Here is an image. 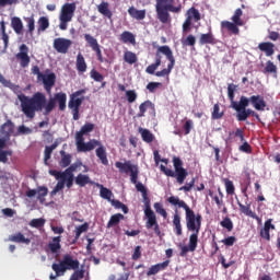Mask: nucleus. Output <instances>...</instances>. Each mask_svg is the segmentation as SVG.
Instances as JSON below:
<instances>
[{
	"mask_svg": "<svg viewBox=\"0 0 280 280\" xmlns=\"http://www.w3.org/2000/svg\"><path fill=\"white\" fill-rule=\"evenodd\" d=\"M242 14H244L242 9H236L234 15L232 16L233 23H235V25H240V27L244 25V21H242Z\"/></svg>",
	"mask_w": 280,
	"mask_h": 280,
	"instance_id": "nucleus-50",
	"label": "nucleus"
},
{
	"mask_svg": "<svg viewBox=\"0 0 280 280\" xmlns=\"http://www.w3.org/2000/svg\"><path fill=\"white\" fill-rule=\"evenodd\" d=\"M61 242L62 236H55L52 237V241L48 243V248L52 255H58V253H60V248H62V245H60Z\"/></svg>",
	"mask_w": 280,
	"mask_h": 280,
	"instance_id": "nucleus-22",
	"label": "nucleus"
},
{
	"mask_svg": "<svg viewBox=\"0 0 280 280\" xmlns=\"http://www.w3.org/2000/svg\"><path fill=\"white\" fill-rule=\"evenodd\" d=\"M237 90V85L230 83L228 85V97L231 102V107L235 108V104H240L237 102H235V91Z\"/></svg>",
	"mask_w": 280,
	"mask_h": 280,
	"instance_id": "nucleus-35",
	"label": "nucleus"
},
{
	"mask_svg": "<svg viewBox=\"0 0 280 280\" xmlns=\"http://www.w3.org/2000/svg\"><path fill=\"white\" fill-rule=\"evenodd\" d=\"M108 8H109V4L106 1H103L97 5V10L100 14H103V16H105L106 19H113V11H110V9Z\"/></svg>",
	"mask_w": 280,
	"mask_h": 280,
	"instance_id": "nucleus-34",
	"label": "nucleus"
},
{
	"mask_svg": "<svg viewBox=\"0 0 280 280\" xmlns=\"http://www.w3.org/2000/svg\"><path fill=\"white\" fill-rule=\"evenodd\" d=\"M221 27L222 30H226L231 34H234V36L240 34V25L235 24L234 22L223 21L221 22Z\"/></svg>",
	"mask_w": 280,
	"mask_h": 280,
	"instance_id": "nucleus-27",
	"label": "nucleus"
},
{
	"mask_svg": "<svg viewBox=\"0 0 280 280\" xmlns=\"http://www.w3.org/2000/svg\"><path fill=\"white\" fill-rule=\"evenodd\" d=\"M124 219L125 217L121 213L113 214L109 221L107 222V229H113V226L119 225V222H121V220Z\"/></svg>",
	"mask_w": 280,
	"mask_h": 280,
	"instance_id": "nucleus-42",
	"label": "nucleus"
},
{
	"mask_svg": "<svg viewBox=\"0 0 280 280\" xmlns=\"http://www.w3.org/2000/svg\"><path fill=\"white\" fill-rule=\"evenodd\" d=\"M40 81L44 84L46 93H51V90L56 86V73L50 72L48 74H43Z\"/></svg>",
	"mask_w": 280,
	"mask_h": 280,
	"instance_id": "nucleus-19",
	"label": "nucleus"
},
{
	"mask_svg": "<svg viewBox=\"0 0 280 280\" xmlns=\"http://www.w3.org/2000/svg\"><path fill=\"white\" fill-rule=\"evenodd\" d=\"M173 167L175 172L171 168H167L165 165H161L160 170L165 174V176H170L171 178H176L178 185H183L189 173L183 167V160L180 158H173Z\"/></svg>",
	"mask_w": 280,
	"mask_h": 280,
	"instance_id": "nucleus-4",
	"label": "nucleus"
},
{
	"mask_svg": "<svg viewBox=\"0 0 280 280\" xmlns=\"http://www.w3.org/2000/svg\"><path fill=\"white\" fill-rule=\"evenodd\" d=\"M38 32H45L49 27V19L47 16H42L38 20Z\"/></svg>",
	"mask_w": 280,
	"mask_h": 280,
	"instance_id": "nucleus-53",
	"label": "nucleus"
},
{
	"mask_svg": "<svg viewBox=\"0 0 280 280\" xmlns=\"http://www.w3.org/2000/svg\"><path fill=\"white\" fill-rule=\"evenodd\" d=\"M128 14L129 16H131V19H135L136 21H143V19H145L147 11L145 9L138 10L135 7H130L128 9Z\"/></svg>",
	"mask_w": 280,
	"mask_h": 280,
	"instance_id": "nucleus-25",
	"label": "nucleus"
},
{
	"mask_svg": "<svg viewBox=\"0 0 280 280\" xmlns=\"http://www.w3.org/2000/svg\"><path fill=\"white\" fill-rule=\"evenodd\" d=\"M156 213H159L160 215H162V218L167 219V211L165 210V208H163V205L159 203V202H155L153 205Z\"/></svg>",
	"mask_w": 280,
	"mask_h": 280,
	"instance_id": "nucleus-59",
	"label": "nucleus"
},
{
	"mask_svg": "<svg viewBox=\"0 0 280 280\" xmlns=\"http://www.w3.org/2000/svg\"><path fill=\"white\" fill-rule=\"evenodd\" d=\"M167 200L170 205L178 207L179 209H184L186 213V229L192 233L191 235H196L198 240L200 226H202V215L200 213L196 214V212L189 208V205H187L185 200H180L178 197L171 196Z\"/></svg>",
	"mask_w": 280,
	"mask_h": 280,
	"instance_id": "nucleus-2",
	"label": "nucleus"
},
{
	"mask_svg": "<svg viewBox=\"0 0 280 280\" xmlns=\"http://www.w3.org/2000/svg\"><path fill=\"white\" fill-rule=\"evenodd\" d=\"M161 51H159V47L158 50L155 52V62L150 65L147 69L145 72L149 73L150 75H154V73L156 72V69H159V67H161Z\"/></svg>",
	"mask_w": 280,
	"mask_h": 280,
	"instance_id": "nucleus-26",
	"label": "nucleus"
},
{
	"mask_svg": "<svg viewBox=\"0 0 280 280\" xmlns=\"http://www.w3.org/2000/svg\"><path fill=\"white\" fill-rule=\"evenodd\" d=\"M84 40L88 43L89 47H91L92 51L96 52L98 62H104V56L102 55V48L97 39L91 34H84Z\"/></svg>",
	"mask_w": 280,
	"mask_h": 280,
	"instance_id": "nucleus-13",
	"label": "nucleus"
},
{
	"mask_svg": "<svg viewBox=\"0 0 280 280\" xmlns=\"http://www.w3.org/2000/svg\"><path fill=\"white\" fill-rule=\"evenodd\" d=\"M126 97L129 104L137 102V92L135 90L126 91Z\"/></svg>",
	"mask_w": 280,
	"mask_h": 280,
	"instance_id": "nucleus-62",
	"label": "nucleus"
},
{
	"mask_svg": "<svg viewBox=\"0 0 280 280\" xmlns=\"http://www.w3.org/2000/svg\"><path fill=\"white\" fill-rule=\"evenodd\" d=\"M148 108H154V104L151 101H144L139 106V113L137 117H145V113H148Z\"/></svg>",
	"mask_w": 280,
	"mask_h": 280,
	"instance_id": "nucleus-41",
	"label": "nucleus"
},
{
	"mask_svg": "<svg viewBox=\"0 0 280 280\" xmlns=\"http://www.w3.org/2000/svg\"><path fill=\"white\" fill-rule=\"evenodd\" d=\"M0 84H2V86H5L7 89H10L11 91H19V85L12 83V81L7 80L5 77H3V74H1L0 72Z\"/></svg>",
	"mask_w": 280,
	"mask_h": 280,
	"instance_id": "nucleus-46",
	"label": "nucleus"
},
{
	"mask_svg": "<svg viewBox=\"0 0 280 280\" xmlns=\"http://www.w3.org/2000/svg\"><path fill=\"white\" fill-rule=\"evenodd\" d=\"M97 187H100V196L101 198H103L104 200H108V202H110L113 200V191L106 187H104V185L102 184H97Z\"/></svg>",
	"mask_w": 280,
	"mask_h": 280,
	"instance_id": "nucleus-39",
	"label": "nucleus"
},
{
	"mask_svg": "<svg viewBox=\"0 0 280 280\" xmlns=\"http://www.w3.org/2000/svg\"><path fill=\"white\" fill-rule=\"evenodd\" d=\"M28 224L32 229H43L45 226V219H32Z\"/></svg>",
	"mask_w": 280,
	"mask_h": 280,
	"instance_id": "nucleus-54",
	"label": "nucleus"
},
{
	"mask_svg": "<svg viewBox=\"0 0 280 280\" xmlns=\"http://www.w3.org/2000/svg\"><path fill=\"white\" fill-rule=\"evenodd\" d=\"M112 207H115V209H121L124 213H128L129 209L128 206H126L124 202L117 200V199H112L110 200Z\"/></svg>",
	"mask_w": 280,
	"mask_h": 280,
	"instance_id": "nucleus-52",
	"label": "nucleus"
},
{
	"mask_svg": "<svg viewBox=\"0 0 280 280\" xmlns=\"http://www.w3.org/2000/svg\"><path fill=\"white\" fill-rule=\"evenodd\" d=\"M75 141H77L78 152H91L92 150H95L97 145H101V142L97 140H91L85 143L84 138H82V139H75Z\"/></svg>",
	"mask_w": 280,
	"mask_h": 280,
	"instance_id": "nucleus-15",
	"label": "nucleus"
},
{
	"mask_svg": "<svg viewBox=\"0 0 280 280\" xmlns=\"http://www.w3.org/2000/svg\"><path fill=\"white\" fill-rule=\"evenodd\" d=\"M250 104V101H248V97L241 96L238 104L234 103L233 109L236 110L237 115V121H246L250 115H253L254 110L246 107Z\"/></svg>",
	"mask_w": 280,
	"mask_h": 280,
	"instance_id": "nucleus-10",
	"label": "nucleus"
},
{
	"mask_svg": "<svg viewBox=\"0 0 280 280\" xmlns=\"http://www.w3.org/2000/svg\"><path fill=\"white\" fill-rule=\"evenodd\" d=\"M71 45H72L71 39L58 37L54 39L52 47L54 49H56L58 54H67Z\"/></svg>",
	"mask_w": 280,
	"mask_h": 280,
	"instance_id": "nucleus-16",
	"label": "nucleus"
},
{
	"mask_svg": "<svg viewBox=\"0 0 280 280\" xmlns=\"http://www.w3.org/2000/svg\"><path fill=\"white\" fill-rule=\"evenodd\" d=\"M218 42L211 32L200 35L199 45H215Z\"/></svg>",
	"mask_w": 280,
	"mask_h": 280,
	"instance_id": "nucleus-32",
	"label": "nucleus"
},
{
	"mask_svg": "<svg viewBox=\"0 0 280 280\" xmlns=\"http://www.w3.org/2000/svg\"><path fill=\"white\" fill-rule=\"evenodd\" d=\"M18 100L21 104L22 113L27 119H34L36 113H43L49 115L56 108V103L59 106V110L67 109V94L65 92L56 93L54 97L47 102L45 93L36 92L33 96H27L23 93L18 94Z\"/></svg>",
	"mask_w": 280,
	"mask_h": 280,
	"instance_id": "nucleus-1",
	"label": "nucleus"
},
{
	"mask_svg": "<svg viewBox=\"0 0 280 280\" xmlns=\"http://www.w3.org/2000/svg\"><path fill=\"white\" fill-rule=\"evenodd\" d=\"M221 226L223 229H226V231H229V233H231V231H233V221L231 220V218L225 217L221 222H220Z\"/></svg>",
	"mask_w": 280,
	"mask_h": 280,
	"instance_id": "nucleus-56",
	"label": "nucleus"
},
{
	"mask_svg": "<svg viewBox=\"0 0 280 280\" xmlns=\"http://www.w3.org/2000/svg\"><path fill=\"white\" fill-rule=\"evenodd\" d=\"M49 174L50 176H54L56 180H62L68 189L73 187V175L65 174L56 170H49Z\"/></svg>",
	"mask_w": 280,
	"mask_h": 280,
	"instance_id": "nucleus-14",
	"label": "nucleus"
},
{
	"mask_svg": "<svg viewBox=\"0 0 280 280\" xmlns=\"http://www.w3.org/2000/svg\"><path fill=\"white\" fill-rule=\"evenodd\" d=\"M173 226L177 236L183 235V225L180 224V214H178V210H175L173 217Z\"/></svg>",
	"mask_w": 280,
	"mask_h": 280,
	"instance_id": "nucleus-33",
	"label": "nucleus"
},
{
	"mask_svg": "<svg viewBox=\"0 0 280 280\" xmlns=\"http://www.w3.org/2000/svg\"><path fill=\"white\" fill-rule=\"evenodd\" d=\"M80 268V261L78 259H73V256L66 254L62 260L58 262H54L51 265V269L54 272H57V276L65 275L67 270H78Z\"/></svg>",
	"mask_w": 280,
	"mask_h": 280,
	"instance_id": "nucleus-6",
	"label": "nucleus"
},
{
	"mask_svg": "<svg viewBox=\"0 0 280 280\" xmlns=\"http://www.w3.org/2000/svg\"><path fill=\"white\" fill-rule=\"evenodd\" d=\"M74 183L79 187H86V185H93V180H91V177L82 173L75 176Z\"/></svg>",
	"mask_w": 280,
	"mask_h": 280,
	"instance_id": "nucleus-30",
	"label": "nucleus"
},
{
	"mask_svg": "<svg viewBox=\"0 0 280 280\" xmlns=\"http://www.w3.org/2000/svg\"><path fill=\"white\" fill-rule=\"evenodd\" d=\"M86 231H89V224L86 222L77 226L74 231L75 236H74V240L72 241V244H75V242L80 240V235H82V233H86Z\"/></svg>",
	"mask_w": 280,
	"mask_h": 280,
	"instance_id": "nucleus-44",
	"label": "nucleus"
},
{
	"mask_svg": "<svg viewBox=\"0 0 280 280\" xmlns=\"http://www.w3.org/2000/svg\"><path fill=\"white\" fill-rule=\"evenodd\" d=\"M95 152L102 165H108V154L106 153V147L100 144L98 148L95 150Z\"/></svg>",
	"mask_w": 280,
	"mask_h": 280,
	"instance_id": "nucleus-29",
	"label": "nucleus"
},
{
	"mask_svg": "<svg viewBox=\"0 0 280 280\" xmlns=\"http://www.w3.org/2000/svg\"><path fill=\"white\" fill-rule=\"evenodd\" d=\"M90 78H92V80H94V82H103L104 81V75L95 69L91 70Z\"/></svg>",
	"mask_w": 280,
	"mask_h": 280,
	"instance_id": "nucleus-58",
	"label": "nucleus"
},
{
	"mask_svg": "<svg viewBox=\"0 0 280 280\" xmlns=\"http://www.w3.org/2000/svg\"><path fill=\"white\" fill-rule=\"evenodd\" d=\"M120 40L121 43H125V44L130 43V45H137V39L135 38V34L128 31H125L120 34Z\"/></svg>",
	"mask_w": 280,
	"mask_h": 280,
	"instance_id": "nucleus-37",
	"label": "nucleus"
},
{
	"mask_svg": "<svg viewBox=\"0 0 280 280\" xmlns=\"http://www.w3.org/2000/svg\"><path fill=\"white\" fill-rule=\"evenodd\" d=\"M37 191V200H39L40 205H43L45 202V197L47 196V194H49V189L45 186H38L36 188Z\"/></svg>",
	"mask_w": 280,
	"mask_h": 280,
	"instance_id": "nucleus-48",
	"label": "nucleus"
},
{
	"mask_svg": "<svg viewBox=\"0 0 280 280\" xmlns=\"http://www.w3.org/2000/svg\"><path fill=\"white\" fill-rule=\"evenodd\" d=\"M124 60L127 62V65H136L139 58L137 57V54L126 50L124 54Z\"/></svg>",
	"mask_w": 280,
	"mask_h": 280,
	"instance_id": "nucleus-47",
	"label": "nucleus"
},
{
	"mask_svg": "<svg viewBox=\"0 0 280 280\" xmlns=\"http://www.w3.org/2000/svg\"><path fill=\"white\" fill-rule=\"evenodd\" d=\"M9 242H14L15 244H26V246L32 244V240L25 237V235H23L21 232L10 235Z\"/></svg>",
	"mask_w": 280,
	"mask_h": 280,
	"instance_id": "nucleus-23",
	"label": "nucleus"
},
{
	"mask_svg": "<svg viewBox=\"0 0 280 280\" xmlns=\"http://www.w3.org/2000/svg\"><path fill=\"white\" fill-rule=\"evenodd\" d=\"M115 167L119 170L120 174H130V180L132 184H137V180H139V166L132 164V162H116Z\"/></svg>",
	"mask_w": 280,
	"mask_h": 280,
	"instance_id": "nucleus-9",
	"label": "nucleus"
},
{
	"mask_svg": "<svg viewBox=\"0 0 280 280\" xmlns=\"http://www.w3.org/2000/svg\"><path fill=\"white\" fill-rule=\"evenodd\" d=\"M60 156H61V160L59 161V165L60 167H69V165H71V153H66L65 150H61L59 152Z\"/></svg>",
	"mask_w": 280,
	"mask_h": 280,
	"instance_id": "nucleus-36",
	"label": "nucleus"
},
{
	"mask_svg": "<svg viewBox=\"0 0 280 280\" xmlns=\"http://www.w3.org/2000/svg\"><path fill=\"white\" fill-rule=\"evenodd\" d=\"M75 67L79 73H86V69H88L86 60L84 59V55H82V52H79L77 55Z\"/></svg>",
	"mask_w": 280,
	"mask_h": 280,
	"instance_id": "nucleus-31",
	"label": "nucleus"
},
{
	"mask_svg": "<svg viewBox=\"0 0 280 280\" xmlns=\"http://www.w3.org/2000/svg\"><path fill=\"white\" fill-rule=\"evenodd\" d=\"M182 45H183V47H195L196 46V36L190 34L186 38H182Z\"/></svg>",
	"mask_w": 280,
	"mask_h": 280,
	"instance_id": "nucleus-51",
	"label": "nucleus"
},
{
	"mask_svg": "<svg viewBox=\"0 0 280 280\" xmlns=\"http://www.w3.org/2000/svg\"><path fill=\"white\" fill-rule=\"evenodd\" d=\"M73 14H75V3H65L61 7L59 19H63L65 21H71L73 19Z\"/></svg>",
	"mask_w": 280,
	"mask_h": 280,
	"instance_id": "nucleus-18",
	"label": "nucleus"
},
{
	"mask_svg": "<svg viewBox=\"0 0 280 280\" xmlns=\"http://www.w3.org/2000/svg\"><path fill=\"white\" fill-rule=\"evenodd\" d=\"M256 110H266V101L261 95H253L248 98Z\"/></svg>",
	"mask_w": 280,
	"mask_h": 280,
	"instance_id": "nucleus-21",
	"label": "nucleus"
},
{
	"mask_svg": "<svg viewBox=\"0 0 280 280\" xmlns=\"http://www.w3.org/2000/svg\"><path fill=\"white\" fill-rule=\"evenodd\" d=\"M159 51L165 56L170 63L167 65V68H164L161 71L155 72V75L158 78H165V75H170L172 73V69H174V65H176V59L174 58V52L172 51V48L170 46H160Z\"/></svg>",
	"mask_w": 280,
	"mask_h": 280,
	"instance_id": "nucleus-8",
	"label": "nucleus"
},
{
	"mask_svg": "<svg viewBox=\"0 0 280 280\" xmlns=\"http://www.w3.org/2000/svg\"><path fill=\"white\" fill-rule=\"evenodd\" d=\"M9 156H12V150H0V163H8Z\"/></svg>",
	"mask_w": 280,
	"mask_h": 280,
	"instance_id": "nucleus-61",
	"label": "nucleus"
},
{
	"mask_svg": "<svg viewBox=\"0 0 280 280\" xmlns=\"http://www.w3.org/2000/svg\"><path fill=\"white\" fill-rule=\"evenodd\" d=\"M80 279H84V270H75L69 280H80Z\"/></svg>",
	"mask_w": 280,
	"mask_h": 280,
	"instance_id": "nucleus-64",
	"label": "nucleus"
},
{
	"mask_svg": "<svg viewBox=\"0 0 280 280\" xmlns=\"http://www.w3.org/2000/svg\"><path fill=\"white\" fill-rule=\"evenodd\" d=\"M258 49L264 51L267 57L275 56V44L270 42H264L258 45Z\"/></svg>",
	"mask_w": 280,
	"mask_h": 280,
	"instance_id": "nucleus-28",
	"label": "nucleus"
},
{
	"mask_svg": "<svg viewBox=\"0 0 280 280\" xmlns=\"http://www.w3.org/2000/svg\"><path fill=\"white\" fill-rule=\"evenodd\" d=\"M25 21L27 23L26 27L28 30V34H31V36H32V34H34V30H36V24H35V21H34V16L26 18Z\"/></svg>",
	"mask_w": 280,
	"mask_h": 280,
	"instance_id": "nucleus-57",
	"label": "nucleus"
},
{
	"mask_svg": "<svg viewBox=\"0 0 280 280\" xmlns=\"http://www.w3.org/2000/svg\"><path fill=\"white\" fill-rule=\"evenodd\" d=\"M84 93H86V90H79L70 95L68 107L72 110L74 121L80 119V106H82V102H84V96L81 95H84Z\"/></svg>",
	"mask_w": 280,
	"mask_h": 280,
	"instance_id": "nucleus-7",
	"label": "nucleus"
},
{
	"mask_svg": "<svg viewBox=\"0 0 280 280\" xmlns=\"http://www.w3.org/2000/svg\"><path fill=\"white\" fill-rule=\"evenodd\" d=\"M276 226L272 224V219L265 221L264 228L260 230V237L270 242V231H275Z\"/></svg>",
	"mask_w": 280,
	"mask_h": 280,
	"instance_id": "nucleus-20",
	"label": "nucleus"
},
{
	"mask_svg": "<svg viewBox=\"0 0 280 280\" xmlns=\"http://www.w3.org/2000/svg\"><path fill=\"white\" fill-rule=\"evenodd\" d=\"M183 130H184V135H189L191 132V130H194V120L188 119L185 121V124L183 125Z\"/></svg>",
	"mask_w": 280,
	"mask_h": 280,
	"instance_id": "nucleus-60",
	"label": "nucleus"
},
{
	"mask_svg": "<svg viewBox=\"0 0 280 280\" xmlns=\"http://www.w3.org/2000/svg\"><path fill=\"white\" fill-rule=\"evenodd\" d=\"M16 60L20 62V67L22 69H27L30 67V62H32V59L30 58V47L27 45L22 44L20 46V51L15 55Z\"/></svg>",
	"mask_w": 280,
	"mask_h": 280,
	"instance_id": "nucleus-12",
	"label": "nucleus"
},
{
	"mask_svg": "<svg viewBox=\"0 0 280 280\" xmlns=\"http://www.w3.org/2000/svg\"><path fill=\"white\" fill-rule=\"evenodd\" d=\"M11 27L15 34H21L23 32V21H21V18H12Z\"/></svg>",
	"mask_w": 280,
	"mask_h": 280,
	"instance_id": "nucleus-43",
	"label": "nucleus"
},
{
	"mask_svg": "<svg viewBox=\"0 0 280 280\" xmlns=\"http://www.w3.org/2000/svg\"><path fill=\"white\" fill-rule=\"evenodd\" d=\"M143 203H144V215L147 218L145 229H153L155 235L161 237V228L159 226V221H156V214L152 209V205L150 202V197H148V192L142 195Z\"/></svg>",
	"mask_w": 280,
	"mask_h": 280,
	"instance_id": "nucleus-5",
	"label": "nucleus"
},
{
	"mask_svg": "<svg viewBox=\"0 0 280 280\" xmlns=\"http://www.w3.org/2000/svg\"><path fill=\"white\" fill-rule=\"evenodd\" d=\"M0 132L5 135V137H10L12 132H14V122L12 120H7L0 128Z\"/></svg>",
	"mask_w": 280,
	"mask_h": 280,
	"instance_id": "nucleus-38",
	"label": "nucleus"
},
{
	"mask_svg": "<svg viewBox=\"0 0 280 280\" xmlns=\"http://www.w3.org/2000/svg\"><path fill=\"white\" fill-rule=\"evenodd\" d=\"M237 205L240 207L241 213H244V215H247L248 218H256L257 219V213H255L250 209V205L244 206V203L240 202V200H237Z\"/></svg>",
	"mask_w": 280,
	"mask_h": 280,
	"instance_id": "nucleus-40",
	"label": "nucleus"
},
{
	"mask_svg": "<svg viewBox=\"0 0 280 280\" xmlns=\"http://www.w3.org/2000/svg\"><path fill=\"white\" fill-rule=\"evenodd\" d=\"M58 148V143H52L51 145H47L44 151V161L47 164V161L51 159L52 152Z\"/></svg>",
	"mask_w": 280,
	"mask_h": 280,
	"instance_id": "nucleus-49",
	"label": "nucleus"
},
{
	"mask_svg": "<svg viewBox=\"0 0 280 280\" xmlns=\"http://www.w3.org/2000/svg\"><path fill=\"white\" fill-rule=\"evenodd\" d=\"M183 4L174 5V0H155L156 19L164 25L172 21L170 12L180 13Z\"/></svg>",
	"mask_w": 280,
	"mask_h": 280,
	"instance_id": "nucleus-3",
	"label": "nucleus"
},
{
	"mask_svg": "<svg viewBox=\"0 0 280 280\" xmlns=\"http://www.w3.org/2000/svg\"><path fill=\"white\" fill-rule=\"evenodd\" d=\"M139 132L144 143H152L154 141V136L150 132L149 129L140 128Z\"/></svg>",
	"mask_w": 280,
	"mask_h": 280,
	"instance_id": "nucleus-45",
	"label": "nucleus"
},
{
	"mask_svg": "<svg viewBox=\"0 0 280 280\" xmlns=\"http://www.w3.org/2000/svg\"><path fill=\"white\" fill-rule=\"evenodd\" d=\"M265 73H277V66L272 61H267Z\"/></svg>",
	"mask_w": 280,
	"mask_h": 280,
	"instance_id": "nucleus-63",
	"label": "nucleus"
},
{
	"mask_svg": "<svg viewBox=\"0 0 280 280\" xmlns=\"http://www.w3.org/2000/svg\"><path fill=\"white\" fill-rule=\"evenodd\" d=\"M198 248V236L190 234L188 246L184 245L180 247V257H187V253H194Z\"/></svg>",
	"mask_w": 280,
	"mask_h": 280,
	"instance_id": "nucleus-17",
	"label": "nucleus"
},
{
	"mask_svg": "<svg viewBox=\"0 0 280 280\" xmlns=\"http://www.w3.org/2000/svg\"><path fill=\"white\" fill-rule=\"evenodd\" d=\"M202 18L200 15V11L196 9V7H191L186 12V20L183 23V34H187L191 30V22L198 23Z\"/></svg>",
	"mask_w": 280,
	"mask_h": 280,
	"instance_id": "nucleus-11",
	"label": "nucleus"
},
{
	"mask_svg": "<svg viewBox=\"0 0 280 280\" xmlns=\"http://www.w3.org/2000/svg\"><path fill=\"white\" fill-rule=\"evenodd\" d=\"M212 119H222L224 117V112H220V104L213 105V110L211 114Z\"/></svg>",
	"mask_w": 280,
	"mask_h": 280,
	"instance_id": "nucleus-55",
	"label": "nucleus"
},
{
	"mask_svg": "<svg viewBox=\"0 0 280 280\" xmlns=\"http://www.w3.org/2000/svg\"><path fill=\"white\" fill-rule=\"evenodd\" d=\"M95 130V125L93 122H86L80 129V131L75 132V139H84V135H89Z\"/></svg>",
	"mask_w": 280,
	"mask_h": 280,
	"instance_id": "nucleus-24",
	"label": "nucleus"
}]
</instances>
